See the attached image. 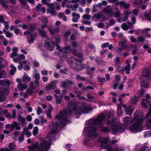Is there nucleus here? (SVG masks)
Returning a JSON list of instances; mask_svg holds the SVG:
<instances>
[{
	"instance_id": "f257e3e1",
	"label": "nucleus",
	"mask_w": 151,
	"mask_h": 151,
	"mask_svg": "<svg viewBox=\"0 0 151 151\" xmlns=\"http://www.w3.org/2000/svg\"><path fill=\"white\" fill-rule=\"evenodd\" d=\"M56 120V125H53L51 131L50 132L47 139V141L42 140L38 148L39 151H47L50 146V141L55 139V134L57 133V127L56 125L60 127H63L66 124L67 117V113L65 111H60L59 114L56 115L55 117Z\"/></svg>"
},
{
	"instance_id": "f03ea898",
	"label": "nucleus",
	"mask_w": 151,
	"mask_h": 151,
	"mask_svg": "<svg viewBox=\"0 0 151 151\" xmlns=\"http://www.w3.org/2000/svg\"><path fill=\"white\" fill-rule=\"evenodd\" d=\"M110 114L107 113L105 116L103 114H101L97 118L91 121L92 124L90 127H86L84 129V132L89 137L96 138L97 136L96 132V129L101 128V131L107 132L110 130L108 127H105L101 129L103 127L102 122L106 119H109L110 117Z\"/></svg>"
},
{
	"instance_id": "7ed1b4c3",
	"label": "nucleus",
	"mask_w": 151,
	"mask_h": 151,
	"mask_svg": "<svg viewBox=\"0 0 151 151\" xmlns=\"http://www.w3.org/2000/svg\"><path fill=\"white\" fill-rule=\"evenodd\" d=\"M143 118L142 114L138 111H136L133 119L128 116L125 117L123 119L124 124L128 125L132 122L133 124L129 127V129L133 132H137L142 130V125L144 121Z\"/></svg>"
},
{
	"instance_id": "20e7f679",
	"label": "nucleus",
	"mask_w": 151,
	"mask_h": 151,
	"mask_svg": "<svg viewBox=\"0 0 151 151\" xmlns=\"http://www.w3.org/2000/svg\"><path fill=\"white\" fill-rule=\"evenodd\" d=\"M90 110L88 107H84L81 105H77L75 106H69L68 108V111L69 114L80 115L81 113H88Z\"/></svg>"
},
{
	"instance_id": "39448f33",
	"label": "nucleus",
	"mask_w": 151,
	"mask_h": 151,
	"mask_svg": "<svg viewBox=\"0 0 151 151\" xmlns=\"http://www.w3.org/2000/svg\"><path fill=\"white\" fill-rule=\"evenodd\" d=\"M110 142L109 139L108 138L104 137L99 138L98 141V142L100 145L101 147L106 148L108 151H122L123 150L120 147H116L112 145H109Z\"/></svg>"
},
{
	"instance_id": "423d86ee",
	"label": "nucleus",
	"mask_w": 151,
	"mask_h": 151,
	"mask_svg": "<svg viewBox=\"0 0 151 151\" xmlns=\"http://www.w3.org/2000/svg\"><path fill=\"white\" fill-rule=\"evenodd\" d=\"M108 124H111L112 132L114 134L117 132L121 133L124 131L123 127L120 124V123L118 119H114L112 121L106 120Z\"/></svg>"
},
{
	"instance_id": "0eeeda50",
	"label": "nucleus",
	"mask_w": 151,
	"mask_h": 151,
	"mask_svg": "<svg viewBox=\"0 0 151 151\" xmlns=\"http://www.w3.org/2000/svg\"><path fill=\"white\" fill-rule=\"evenodd\" d=\"M71 45L72 47L73 48L71 49V50L73 52L74 54L78 58H81V59H78L76 58H74V60L80 63L83 62L84 60V59L83 58V54L81 53H77L76 52V49H75V48L77 47L78 46L77 43L76 42H73L72 43Z\"/></svg>"
},
{
	"instance_id": "6e6552de",
	"label": "nucleus",
	"mask_w": 151,
	"mask_h": 151,
	"mask_svg": "<svg viewBox=\"0 0 151 151\" xmlns=\"http://www.w3.org/2000/svg\"><path fill=\"white\" fill-rule=\"evenodd\" d=\"M5 127L6 129L10 128V130L12 131L15 130H19L21 129V127L16 121L13 122L11 124H6L5 126Z\"/></svg>"
},
{
	"instance_id": "1a4fd4ad",
	"label": "nucleus",
	"mask_w": 151,
	"mask_h": 151,
	"mask_svg": "<svg viewBox=\"0 0 151 151\" xmlns=\"http://www.w3.org/2000/svg\"><path fill=\"white\" fill-rule=\"evenodd\" d=\"M8 91L7 89L4 88H0V102L4 101L6 99L5 95L8 93Z\"/></svg>"
},
{
	"instance_id": "9d476101",
	"label": "nucleus",
	"mask_w": 151,
	"mask_h": 151,
	"mask_svg": "<svg viewBox=\"0 0 151 151\" xmlns=\"http://www.w3.org/2000/svg\"><path fill=\"white\" fill-rule=\"evenodd\" d=\"M145 118L146 119L147 128L148 129H151V109L146 115Z\"/></svg>"
},
{
	"instance_id": "9b49d317",
	"label": "nucleus",
	"mask_w": 151,
	"mask_h": 151,
	"mask_svg": "<svg viewBox=\"0 0 151 151\" xmlns=\"http://www.w3.org/2000/svg\"><path fill=\"white\" fill-rule=\"evenodd\" d=\"M55 6L53 3L49 4V7L47 9V13H50L52 15H55L56 13L55 10Z\"/></svg>"
},
{
	"instance_id": "f8f14e48",
	"label": "nucleus",
	"mask_w": 151,
	"mask_h": 151,
	"mask_svg": "<svg viewBox=\"0 0 151 151\" xmlns=\"http://www.w3.org/2000/svg\"><path fill=\"white\" fill-rule=\"evenodd\" d=\"M0 4H1L2 6L5 8L9 9L11 12H14V11L15 7L12 5L8 6L3 0H0Z\"/></svg>"
},
{
	"instance_id": "ddd939ff",
	"label": "nucleus",
	"mask_w": 151,
	"mask_h": 151,
	"mask_svg": "<svg viewBox=\"0 0 151 151\" xmlns=\"http://www.w3.org/2000/svg\"><path fill=\"white\" fill-rule=\"evenodd\" d=\"M57 82L56 81H53L47 84L45 88L46 90L47 91H48L50 89H55L56 88Z\"/></svg>"
},
{
	"instance_id": "4468645a",
	"label": "nucleus",
	"mask_w": 151,
	"mask_h": 151,
	"mask_svg": "<svg viewBox=\"0 0 151 151\" xmlns=\"http://www.w3.org/2000/svg\"><path fill=\"white\" fill-rule=\"evenodd\" d=\"M142 106L143 108H146L147 107V106H149L151 108V100L150 101L148 99H143L141 103Z\"/></svg>"
},
{
	"instance_id": "2eb2a0df",
	"label": "nucleus",
	"mask_w": 151,
	"mask_h": 151,
	"mask_svg": "<svg viewBox=\"0 0 151 151\" xmlns=\"http://www.w3.org/2000/svg\"><path fill=\"white\" fill-rule=\"evenodd\" d=\"M122 105L124 108V110L127 112V114L131 115L132 114L133 111V109L131 108L130 106H127L126 105H124L123 104H122Z\"/></svg>"
},
{
	"instance_id": "dca6fc26",
	"label": "nucleus",
	"mask_w": 151,
	"mask_h": 151,
	"mask_svg": "<svg viewBox=\"0 0 151 151\" xmlns=\"http://www.w3.org/2000/svg\"><path fill=\"white\" fill-rule=\"evenodd\" d=\"M49 30L50 32V33L51 35H53L56 33L59 32L60 31L59 27H54L53 28H50L47 27Z\"/></svg>"
},
{
	"instance_id": "f3484780",
	"label": "nucleus",
	"mask_w": 151,
	"mask_h": 151,
	"mask_svg": "<svg viewBox=\"0 0 151 151\" xmlns=\"http://www.w3.org/2000/svg\"><path fill=\"white\" fill-rule=\"evenodd\" d=\"M113 9L111 8L109 5L107 6L103 10V11L109 16L112 15L113 14Z\"/></svg>"
},
{
	"instance_id": "a211bd4d",
	"label": "nucleus",
	"mask_w": 151,
	"mask_h": 151,
	"mask_svg": "<svg viewBox=\"0 0 151 151\" xmlns=\"http://www.w3.org/2000/svg\"><path fill=\"white\" fill-rule=\"evenodd\" d=\"M38 142H36L33 143L30 145L29 147V151H34L33 150L35 149H37L38 150V148L39 146H38Z\"/></svg>"
},
{
	"instance_id": "6ab92c4d",
	"label": "nucleus",
	"mask_w": 151,
	"mask_h": 151,
	"mask_svg": "<svg viewBox=\"0 0 151 151\" xmlns=\"http://www.w3.org/2000/svg\"><path fill=\"white\" fill-rule=\"evenodd\" d=\"M35 39V34H30L27 37L28 42L29 44L32 43Z\"/></svg>"
},
{
	"instance_id": "aec40b11",
	"label": "nucleus",
	"mask_w": 151,
	"mask_h": 151,
	"mask_svg": "<svg viewBox=\"0 0 151 151\" xmlns=\"http://www.w3.org/2000/svg\"><path fill=\"white\" fill-rule=\"evenodd\" d=\"M72 16L74 18L72 19V21L73 22H77L78 19L80 18V15L79 14L73 13L72 14Z\"/></svg>"
},
{
	"instance_id": "412c9836",
	"label": "nucleus",
	"mask_w": 151,
	"mask_h": 151,
	"mask_svg": "<svg viewBox=\"0 0 151 151\" xmlns=\"http://www.w3.org/2000/svg\"><path fill=\"white\" fill-rule=\"evenodd\" d=\"M17 121L20 124H24L25 123V119L24 117L22 116L21 115H19L17 117Z\"/></svg>"
},
{
	"instance_id": "4be33fe9",
	"label": "nucleus",
	"mask_w": 151,
	"mask_h": 151,
	"mask_svg": "<svg viewBox=\"0 0 151 151\" xmlns=\"http://www.w3.org/2000/svg\"><path fill=\"white\" fill-rule=\"evenodd\" d=\"M119 4L121 6H123L125 9H128L130 7V5L128 3H126L125 2L121 1L119 3Z\"/></svg>"
},
{
	"instance_id": "5701e85b",
	"label": "nucleus",
	"mask_w": 151,
	"mask_h": 151,
	"mask_svg": "<svg viewBox=\"0 0 151 151\" xmlns=\"http://www.w3.org/2000/svg\"><path fill=\"white\" fill-rule=\"evenodd\" d=\"M12 52L10 54V56L12 58H14V57L17 55L18 49L17 47H14L12 49Z\"/></svg>"
},
{
	"instance_id": "b1692460",
	"label": "nucleus",
	"mask_w": 151,
	"mask_h": 151,
	"mask_svg": "<svg viewBox=\"0 0 151 151\" xmlns=\"http://www.w3.org/2000/svg\"><path fill=\"white\" fill-rule=\"evenodd\" d=\"M28 87L27 85L26 84H22V83H19L18 85V88L21 91H23L27 88Z\"/></svg>"
},
{
	"instance_id": "393cba45",
	"label": "nucleus",
	"mask_w": 151,
	"mask_h": 151,
	"mask_svg": "<svg viewBox=\"0 0 151 151\" xmlns=\"http://www.w3.org/2000/svg\"><path fill=\"white\" fill-rule=\"evenodd\" d=\"M124 13L125 14V15L123 17L122 20L123 22H126L128 20V17L130 13L128 10L124 11Z\"/></svg>"
},
{
	"instance_id": "a878e982",
	"label": "nucleus",
	"mask_w": 151,
	"mask_h": 151,
	"mask_svg": "<svg viewBox=\"0 0 151 151\" xmlns=\"http://www.w3.org/2000/svg\"><path fill=\"white\" fill-rule=\"evenodd\" d=\"M22 78L23 79V82H29L31 80V78L29 77L27 74L25 73L23 76Z\"/></svg>"
},
{
	"instance_id": "bb28decb",
	"label": "nucleus",
	"mask_w": 151,
	"mask_h": 151,
	"mask_svg": "<svg viewBox=\"0 0 151 151\" xmlns=\"http://www.w3.org/2000/svg\"><path fill=\"white\" fill-rule=\"evenodd\" d=\"M146 38L142 35L138 36L137 37V41L138 42H143L145 41Z\"/></svg>"
},
{
	"instance_id": "cd10ccee",
	"label": "nucleus",
	"mask_w": 151,
	"mask_h": 151,
	"mask_svg": "<svg viewBox=\"0 0 151 151\" xmlns=\"http://www.w3.org/2000/svg\"><path fill=\"white\" fill-rule=\"evenodd\" d=\"M85 67V65L83 64L77 65L75 69L77 71H80L83 70Z\"/></svg>"
},
{
	"instance_id": "c85d7f7f",
	"label": "nucleus",
	"mask_w": 151,
	"mask_h": 151,
	"mask_svg": "<svg viewBox=\"0 0 151 151\" xmlns=\"http://www.w3.org/2000/svg\"><path fill=\"white\" fill-rule=\"evenodd\" d=\"M39 33L40 34V36L42 37H45L46 36V33L44 30L40 29H38Z\"/></svg>"
},
{
	"instance_id": "c756f323",
	"label": "nucleus",
	"mask_w": 151,
	"mask_h": 151,
	"mask_svg": "<svg viewBox=\"0 0 151 151\" xmlns=\"http://www.w3.org/2000/svg\"><path fill=\"white\" fill-rule=\"evenodd\" d=\"M0 85L9 86L10 84V82L8 80H0Z\"/></svg>"
},
{
	"instance_id": "7c9ffc66",
	"label": "nucleus",
	"mask_w": 151,
	"mask_h": 151,
	"mask_svg": "<svg viewBox=\"0 0 151 151\" xmlns=\"http://www.w3.org/2000/svg\"><path fill=\"white\" fill-rule=\"evenodd\" d=\"M71 46H68L64 48L63 49L62 52L65 53H69L71 51Z\"/></svg>"
},
{
	"instance_id": "2f4dec72",
	"label": "nucleus",
	"mask_w": 151,
	"mask_h": 151,
	"mask_svg": "<svg viewBox=\"0 0 151 151\" xmlns=\"http://www.w3.org/2000/svg\"><path fill=\"white\" fill-rule=\"evenodd\" d=\"M10 67L11 68V69L10 70V73L11 75H13L16 71V68L13 65H10Z\"/></svg>"
},
{
	"instance_id": "473e14b6",
	"label": "nucleus",
	"mask_w": 151,
	"mask_h": 151,
	"mask_svg": "<svg viewBox=\"0 0 151 151\" xmlns=\"http://www.w3.org/2000/svg\"><path fill=\"white\" fill-rule=\"evenodd\" d=\"M142 75L144 77L147 78L149 76H151V73L148 71L147 70H145L142 72Z\"/></svg>"
},
{
	"instance_id": "72a5a7b5",
	"label": "nucleus",
	"mask_w": 151,
	"mask_h": 151,
	"mask_svg": "<svg viewBox=\"0 0 151 151\" xmlns=\"http://www.w3.org/2000/svg\"><path fill=\"white\" fill-rule=\"evenodd\" d=\"M7 76L6 73L3 70L0 71V78H5Z\"/></svg>"
},
{
	"instance_id": "f704fd0d",
	"label": "nucleus",
	"mask_w": 151,
	"mask_h": 151,
	"mask_svg": "<svg viewBox=\"0 0 151 151\" xmlns=\"http://www.w3.org/2000/svg\"><path fill=\"white\" fill-rule=\"evenodd\" d=\"M144 16L147 20H151V10L148 13L144 14Z\"/></svg>"
},
{
	"instance_id": "c9c22d12",
	"label": "nucleus",
	"mask_w": 151,
	"mask_h": 151,
	"mask_svg": "<svg viewBox=\"0 0 151 151\" xmlns=\"http://www.w3.org/2000/svg\"><path fill=\"white\" fill-rule=\"evenodd\" d=\"M76 78V80L78 81H85L86 80V78L82 77L79 74L77 75Z\"/></svg>"
},
{
	"instance_id": "e433bc0d",
	"label": "nucleus",
	"mask_w": 151,
	"mask_h": 151,
	"mask_svg": "<svg viewBox=\"0 0 151 151\" xmlns=\"http://www.w3.org/2000/svg\"><path fill=\"white\" fill-rule=\"evenodd\" d=\"M122 29L124 30H127L129 29V27L125 23H123L122 24L121 26Z\"/></svg>"
},
{
	"instance_id": "4c0bfd02",
	"label": "nucleus",
	"mask_w": 151,
	"mask_h": 151,
	"mask_svg": "<svg viewBox=\"0 0 151 151\" xmlns=\"http://www.w3.org/2000/svg\"><path fill=\"white\" fill-rule=\"evenodd\" d=\"M141 86L144 88H147L149 86V85L148 82L144 80L141 82Z\"/></svg>"
},
{
	"instance_id": "58836bf2",
	"label": "nucleus",
	"mask_w": 151,
	"mask_h": 151,
	"mask_svg": "<svg viewBox=\"0 0 151 151\" xmlns=\"http://www.w3.org/2000/svg\"><path fill=\"white\" fill-rule=\"evenodd\" d=\"M38 127L37 126L35 127H34L33 130V132H32L33 135L34 136L38 134Z\"/></svg>"
},
{
	"instance_id": "ea45409f",
	"label": "nucleus",
	"mask_w": 151,
	"mask_h": 151,
	"mask_svg": "<svg viewBox=\"0 0 151 151\" xmlns=\"http://www.w3.org/2000/svg\"><path fill=\"white\" fill-rule=\"evenodd\" d=\"M103 14L102 12H100L99 14H96L93 17H94L97 19H99L103 16Z\"/></svg>"
},
{
	"instance_id": "a19ab883",
	"label": "nucleus",
	"mask_w": 151,
	"mask_h": 151,
	"mask_svg": "<svg viewBox=\"0 0 151 151\" xmlns=\"http://www.w3.org/2000/svg\"><path fill=\"white\" fill-rule=\"evenodd\" d=\"M122 107L120 105H118L117 106V114L119 115H120L122 114Z\"/></svg>"
},
{
	"instance_id": "79ce46f5",
	"label": "nucleus",
	"mask_w": 151,
	"mask_h": 151,
	"mask_svg": "<svg viewBox=\"0 0 151 151\" xmlns=\"http://www.w3.org/2000/svg\"><path fill=\"white\" fill-rule=\"evenodd\" d=\"M151 30V29L150 28H146L142 30L141 33L143 34H147V32H149Z\"/></svg>"
},
{
	"instance_id": "37998d69",
	"label": "nucleus",
	"mask_w": 151,
	"mask_h": 151,
	"mask_svg": "<svg viewBox=\"0 0 151 151\" xmlns=\"http://www.w3.org/2000/svg\"><path fill=\"white\" fill-rule=\"evenodd\" d=\"M34 89L29 87V88L27 89L26 91L29 95H31L33 93Z\"/></svg>"
},
{
	"instance_id": "c03bdc74",
	"label": "nucleus",
	"mask_w": 151,
	"mask_h": 151,
	"mask_svg": "<svg viewBox=\"0 0 151 151\" xmlns=\"http://www.w3.org/2000/svg\"><path fill=\"white\" fill-rule=\"evenodd\" d=\"M55 96L56 97V103L58 104H60L62 101V100L60 98H59L57 95H55Z\"/></svg>"
},
{
	"instance_id": "a18cd8bd",
	"label": "nucleus",
	"mask_w": 151,
	"mask_h": 151,
	"mask_svg": "<svg viewBox=\"0 0 151 151\" xmlns=\"http://www.w3.org/2000/svg\"><path fill=\"white\" fill-rule=\"evenodd\" d=\"M35 28V26L32 24H28V29L30 30H34Z\"/></svg>"
},
{
	"instance_id": "49530a36",
	"label": "nucleus",
	"mask_w": 151,
	"mask_h": 151,
	"mask_svg": "<svg viewBox=\"0 0 151 151\" xmlns=\"http://www.w3.org/2000/svg\"><path fill=\"white\" fill-rule=\"evenodd\" d=\"M61 86L63 88H65L67 86V83L66 81H63L61 82Z\"/></svg>"
},
{
	"instance_id": "de8ad7c7",
	"label": "nucleus",
	"mask_w": 151,
	"mask_h": 151,
	"mask_svg": "<svg viewBox=\"0 0 151 151\" xmlns=\"http://www.w3.org/2000/svg\"><path fill=\"white\" fill-rule=\"evenodd\" d=\"M138 99V98L136 96H134L132 99V102L133 103L135 104Z\"/></svg>"
},
{
	"instance_id": "09e8293b",
	"label": "nucleus",
	"mask_w": 151,
	"mask_h": 151,
	"mask_svg": "<svg viewBox=\"0 0 151 151\" xmlns=\"http://www.w3.org/2000/svg\"><path fill=\"white\" fill-rule=\"evenodd\" d=\"M42 6L41 4H39L37 5L35 8V10L36 12H38L40 10V9L42 8Z\"/></svg>"
},
{
	"instance_id": "8fccbe9b",
	"label": "nucleus",
	"mask_w": 151,
	"mask_h": 151,
	"mask_svg": "<svg viewBox=\"0 0 151 151\" xmlns=\"http://www.w3.org/2000/svg\"><path fill=\"white\" fill-rule=\"evenodd\" d=\"M19 134V132L17 131H15L14 132L12 133V134L14 135V139L17 140V137Z\"/></svg>"
},
{
	"instance_id": "3c124183",
	"label": "nucleus",
	"mask_w": 151,
	"mask_h": 151,
	"mask_svg": "<svg viewBox=\"0 0 151 151\" xmlns=\"http://www.w3.org/2000/svg\"><path fill=\"white\" fill-rule=\"evenodd\" d=\"M91 17V16L88 14H84L83 16V18L87 20L90 19Z\"/></svg>"
},
{
	"instance_id": "603ef678",
	"label": "nucleus",
	"mask_w": 151,
	"mask_h": 151,
	"mask_svg": "<svg viewBox=\"0 0 151 151\" xmlns=\"http://www.w3.org/2000/svg\"><path fill=\"white\" fill-rule=\"evenodd\" d=\"M24 134L23 133H22L19 138V142H22L24 139Z\"/></svg>"
},
{
	"instance_id": "864d4df0",
	"label": "nucleus",
	"mask_w": 151,
	"mask_h": 151,
	"mask_svg": "<svg viewBox=\"0 0 151 151\" xmlns=\"http://www.w3.org/2000/svg\"><path fill=\"white\" fill-rule=\"evenodd\" d=\"M138 94L140 96H142L144 94V91L142 89H141L138 91L137 92Z\"/></svg>"
},
{
	"instance_id": "5fc2aeb1",
	"label": "nucleus",
	"mask_w": 151,
	"mask_h": 151,
	"mask_svg": "<svg viewBox=\"0 0 151 151\" xmlns=\"http://www.w3.org/2000/svg\"><path fill=\"white\" fill-rule=\"evenodd\" d=\"M114 16L115 17H118L121 16V12L119 11H117L114 13Z\"/></svg>"
},
{
	"instance_id": "6e6d98bb",
	"label": "nucleus",
	"mask_w": 151,
	"mask_h": 151,
	"mask_svg": "<svg viewBox=\"0 0 151 151\" xmlns=\"http://www.w3.org/2000/svg\"><path fill=\"white\" fill-rule=\"evenodd\" d=\"M37 114L38 115L41 114L42 112V108L39 106L37 107Z\"/></svg>"
},
{
	"instance_id": "4d7b16f0",
	"label": "nucleus",
	"mask_w": 151,
	"mask_h": 151,
	"mask_svg": "<svg viewBox=\"0 0 151 151\" xmlns=\"http://www.w3.org/2000/svg\"><path fill=\"white\" fill-rule=\"evenodd\" d=\"M34 78L35 79V80H39L40 78V73H36L35 74Z\"/></svg>"
},
{
	"instance_id": "13d9d810",
	"label": "nucleus",
	"mask_w": 151,
	"mask_h": 151,
	"mask_svg": "<svg viewBox=\"0 0 151 151\" xmlns=\"http://www.w3.org/2000/svg\"><path fill=\"white\" fill-rule=\"evenodd\" d=\"M29 104L27 103L26 104V106L27 109L28 111L29 112H31L32 111V109L31 107L29 106Z\"/></svg>"
},
{
	"instance_id": "bf43d9fd",
	"label": "nucleus",
	"mask_w": 151,
	"mask_h": 151,
	"mask_svg": "<svg viewBox=\"0 0 151 151\" xmlns=\"http://www.w3.org/2000/svg\"><path fill=\"white\" fill-rule=\"evenodd\" d=\"M46 43L45 45H46V46L48 47V50H50L51 51L53 49V47H50V43H49L48 42H46Z\"/></svg>"
},
{
	"instance_id": "052dcab7",
	"label": "nucleus",
	"mask_w": 151,
	"mask_h": 151,
	"mask_svg": "<svg viewBox=\"0 0 151 151\" xmlns=\"http://www.w3.org/2000/svg\"><path fill=\"white\" fill-rule=\"evenodd\" d=\"M108 2L109 3H115L116 5L119 4V3L118 2V0H107Z\"/></svg>"
},
{
	"instance_id": "680f3d73",
	"label": "nucleus",
	"mask_w": 151,
	"mask_h": 151,
	"mask_svg": "<svg viewBox=\"0 0 151 151\" xmlns=\"http://www.w3.org/2000/svg\"><path fill=\"white\" fill-rule=\"evenodd\" d=\"M115 66L117 69H119L121 67L120 62H115Z\"/></svg>"
},
{
	"instance_id": "e2e57ef3",
	"label": "nucleus",
	"mask_w": 151,
	"mask_h": 151,
	"mask_svg": "<svg viewBox=\"0 0 151 151\" xmlns=\"http://www.w3.org/2000/svg\"><path fill=\"white\" fill-rule=\"evenodd\" d=\"M16 111L15 109H13L12 110V117L14 119L16 118Z\"/></svg>"
},
{
	"instance_id": "0e129e2a",
	"label": "nucleus",
	"mask_w": 151,
	"mask_h": 151,
	"mask_svg": "<svg viewBox=\"0 0 151 151\" xmlns=\"http://www.w3.org/2000/svg\"><path fill=\"white\" fill-rule=\"evenodd\" d=\"M96 25L99 28H102L104 27V24L102 23H99L96 24Z\"/></svg>"
},
{
	"instance_id": "69168bd1",
	"label": "nucleus",
	"mask_w": 151,
	"mask_h": 151,
	"mask_svg": "<svg viewBox=\"0 0 151 151\" xmlns=\"http://www.w3.org/2000/svg\"><path fill=\"white\" fill-rule=\"evenodd\" d=\"M151 136V132L148 131L145 132L144 133V136L145 137H150Z\"/></svg>"
},
{
	"instance_id": "338daca9",
	"label": "nucleus",
	"mask_w": 151,
	"mask_h": 151,
	"mask_svg": "<svg viewBox=\"0 0 151 151\" xmlns=\"http://www.w3.org/2000/svg\"><path fill=\"white\" fill-rule=\"evenodd\" d=\"M41 19L42 23L47 24V22L48 19L46 17H42Z\"/></svg>"
},
{
	"instance_id": "774afa93",
	"label": "nucleus",
	"mask_w": 151,
	"mask_h": 151,
	"mask_svg": "<svg viewBox=\"0 0 151 151\" xmlns=\"http://www.w3.org/2000/svg\"><path fill=\"white\" fill-rule=\"evenodd\" d=\"M6 37L8 38L12 37L13 36L12 33H10L9 32H6Z\"/></svg>"
}]
</instances>
